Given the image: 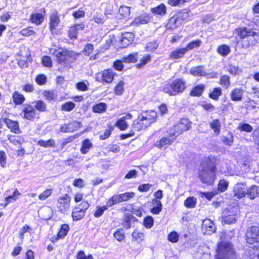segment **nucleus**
<instances>
[{
	"label": "nucleus",
	"instance_id": "obj_1",
	"mask_svg": "<svg viewBox=\"0 0 259 259\" xmlns=\"http://www.w3.org/2000/svg\"><path fill=\"white\" fill-rule=\"evenodd\" d=\"M217 159L214 156H209L201 163L199 171V177L203 183L211 185L215 179V172Z\"/></svg>",
	"mask_w": 259,
	"mask_h": 259
},
{
	"label": "nucleus",
	"instance_id": "obj_2",
	"mask_svg": "<svg viewBox=\"0 0 259 259\" xmlns=\"http://www.w3.org/2000/svg\"><path fill=\"white\" fill-rule=\"evenodd\" d=\"M235 33L242 40V47L248 48L259 42V33L249 28L240 27L235 30Z\"/></svg>",
	"mask_w": 259,
	"mask_h": 259
},
{
	"label": "nucleus",
	"instance_id": "obj_3",
	"mask_svg": "<svg viewBox=\"0 0 259 259\" xmlns=\"http://www.w3.org/2000/svg\"><path fill=\"white\" fill-rule=\"evenodd\" d=\"M236 252L229 242L221 241L218 243L215 259H235Z\"/></svg>",
	"mask_w": 259,
	"mask_h": 259
},
{
	"label": "nucleus",
	"instance_id": "obj_4",
	"mask_svg": "<svg viewBox=\"0 0 259 259\" xmlns=\"http://www.w3.org/2000/svg\"><path fill=\"white\" fill-rule=\"evenodd\" d=\"M186 81L183 78H177L170 84H165L163 88V92L170 96H176L183 93L187 88Z\"/></svg>",
	"mask_w": 259,
	"mask_h": 259
},
{
	"label": "nucleus",
	"instance_id": "obj_5",
	"mask_svg": "<svg viewBox=\"0 0 259 259\" xmlns=\"http://www.w3.org/2000/svg\"><path fill=\"white\" fill-rule=\"evenodd\" d=\"M53 54L57 58L59 63L69 64L74 61L77 56L75 53L62 48L55 50Z\"/></svg>",
	"mask_w": 259,
	"mask_h": 259
},
{
	"label": "nucleus",
	"instance_id": "obj_6",
	"mask_svg": "<svg viewBox=\"0 0 259 259\" xmlns=\"http://www.w3.org/2000/svg\"><path fill=\"white\" fill-rule=\"evenodd\" d=\"M246 240L250 248L259 249V226H252L246 233Z\"/></svg>",
	"mask_w": 259,
	"mask_h": 259
},
{
	"label": "nucleus",
	"instance_id": "obj_7",
	"mask_svg": "<svg viewBox=\"0 0 259 259\" xmlns=\"http://www.w3.org/2000/svg\"><path fill=\"white\" fill-rule=\"evenodd\" d=\"M71 197L68 194L60 196L57 201L56 207L62 213H67L70 207Z\"/></svg>",
	"mask_w": 259,
	"mask_h": 259
},
{
	"label": "nucleus",
	"instance_id": "obj_8",
	"mask_svg": "<svg viewBox=\"0 0 259 259\" xmlns=\"http://www.w3.org/2000/svg\"><path fill=\"white\" fill-rule=\"evenodd\" d=\"M157 115V112L154 110L143 111L140 114L144 121V125L148 126L156 121ZM142 124H143V123Z\"/></svg>",
	"mask_w": 259,
	"mask_h": 259
},
{
	"label": "nucleus",
	"instance_id": "obj_9",
	"mask_svg": "<svg viewBox=\"0 0 259 259\" xmlns=\"http://www.w3.org/2000/svg\"><path fill=\"white\" fill-rule=\"evenodd\" d=\"M237 213V209L232 208L230 210L225 209L224 212V216L222 218L223 221L226 224H231L236 222V215Z\"/></svg>",
	"mask_w": 259,
	"mask_h": 259
},
{
	"label": "nucleus",
	"instance_id": "obj_10",
	"mask_svg": "<svg viewBox=\"0 0 259 259\" xmlns=\"http://www.w3.org/2000/svg\"><path fill=\"white\" fill-rule=\"evenodd\" d=\"M246 185L245 183H238L233 187V195L235 197L241 199L246 195Z\"/></svg>",
	"mask_w": 259,
	"mask_h": 259
},
{
	"label": "nucleus",
	"instance_id": "obj_11",
	"mask_svg": "<svg viewBox=\"0 0 259 259\" xmlns=\"http://www.w3.org/2000/svg\"><path fill=\"white\" fill-rule=\"evenodd\" d=\"M23 112L24 118L27 120H33L36 116V111L33 106L30 104L23 105Z\"/></svg>",
	"mask_w": 259,
	"mask_h": 259
},
{
	"label": "nucleus",
	"instance_id": "obj_12",
	"mask_svg": "<svg viewBox=\"0 0 259 259\" xmlns=\"http://www.w3.org/2000/svg\"><path fill=\"white\" fill-rule=\"evenodd\" d=\"M202 229L203 233L208 235L211 234L216 230L213 221L208 219H206L203 221Z\"/></svg>",
	"mask_w": 259,
	"mask_h": 259
},
{
	"label": "nucleus",
	"instance_id": "obj_13",
	"mask_svg": "<svg viewBox=\"0 0 259 259\" xmlns=\"http://www.w3.org/2000/svg\"><path fill=\"white\" fill-rule=\"evenodd\" d=\"M4 121L11 131L15 134L20 133L19 123L16 121H13L9 118H4Z\"/></svg>",
	"mask_w": 259,
	"mask_h": 259
},
{
	"label": "nucleus",
	"instance_id": "obj_14",
	"mask_svg": "<svg viewBox=\"0 0 259 259\" xmlns=\"http://www.w3.org/2000/svg\"><path fill=\"white\" fill-rule=\"evenodd\" d=\"M84 28V25L82 23L75 24L70 27L68 30L69 37L72 39L76 38L78 32L83 30Z\"/></svg>",
	"mask_w": 259,
	"mask_h": 259
},
{
	"label": "nucleus",
	"instance_id": "obj_15",
	"mask_svg": "<svg viewBox=\"0 0 259 259\" xmlns=\"http://www.w3.org/2000/svg\"><path fill=\"white\" fill-rule=\"evenodd\" d=\"M132 116L131 113H127L125 116L122 117L116 122V126L121 131L125 130L128 127V124L125 120L126 119H131Z\"/></svg>",
	"mask_w": 259,
	"mask_h": 259
},
{
	"label": "nucleus",
	"instance_id": "obj_16",
	"mask_svg": "<svg viewBox=\"0 0 259 259\" xmlns=\"http://www.w3.org/2000/svg\"><path fill=\"white\" fill-rule=\"evenodd\" d=\"M175 140V137H173L171 135L169 138H162L156 146L160 149H165L169 145H170Z\"/></svg>",
	"mask_w": 259,
	"mask_h": 259
},
{
	"label": "nucleus",
	"instance_id": "obj_17",
	"mask_svg": "<svg viewBox=\"0 0 259 259\" xmlns=\"http://www.w3.org/2000/svg\"><path fill=\"white\" fill-rule=\"evenodd\" d=\"M60 23L58 14L56 11L53 12L50 16V28L51 31L55 29Z\"/></svg>",
	"mask_w": 259,
	"mask_h": 259
},
{
	"label": "nucleus",
	"instance_id": "obj_18",
	"mask_svg": "<svg viewBox=\"0 0 259 259\" xmlns=\"http://www.w3.org/2000/svg\"><path fill=\"white\" fill-rule=\"evenodd\" d=\"M244 91L241 88L234 89L230 93V97L233 101H241L242 99Z\"/></svg>",
	"mask_w": 259,
	"mask_h": 259
},
{
	"label": "nucleus",
	"instance_id": "obj_19",
	"mask_svg": "<svg viewBox=\"0 0 259 259\" xmlns=\"http://www.w3.org/2000/svg\"><path fill=\"white\" fill-rule=\"evenodd\" d=\"M144 120L143 119H142L141 116L140 115L138 116V119L134 120L133 121V123L132 125V129L133 131H139L140 130H142L143 129H144L147 127H148V125H145V124H143L144 123Z\"/></svg>",
	"mask_w": 259,
	"mask_h": 259
},
{
	"label": "nucleus",
	"instance_id": "obj_20",
	"mask_svg": "<svg viewBox=\"0 0 259 259\" xmlns=\"http://www.w3.org/2000/svg\"><path fill=\"white\" fill-rule=\"evenodd\" d=\"M246 195L250 199H254L259 195V187L252 185L247 189Z\"/></svg>",
	"mask_w": 259,
	"mask_h": 259
},
{
	"label": "nucleus",
	"instance_id": "obj_21",
	"mask_svg": "<svg viewBox=\"0 0 259 259\" xmlns=\"http://www.w3.org/2000/svg\"><path fill=\"white\" fill-rule=\"evenodd\" d=\"M209 125L215 135L218 136L220 134L221 123L219 119H213L209 122Z\"/></svg>",
	"mask_w": 259,
	"mask_h": 259
},
{
	"label": "nucleus",
	"instance_id": "obj_22",
	"mask_svg": "<svg viewBox=\"0 0 259 259\" xmlns=\"http://www.w3.org/2000/svg\"><path fill=\"white\" fill-rule=\"evenodd\" d=\"M187 52V49L184 48L178 49L170 53L169 58L171 59H178L182 58Z\"/></svg>",
	"mask_w": 259,
	"mask_h": 259
},
{
	"label": "nucleus",
	"instance_id": "obj_23",
	"mask_svg": "<svg viewBox=\"0 0 259 259\" xmlns=\"http://www.w3.org/2000/svg\"><path fill=\"white\" fill-rule=\"evenodd\" d=\"M190 73L195 76H204V75H206V72L203 66L192 67L190 70Z\"/></svg>",
	"mask_w": 259,
	"mask_h": 259
},
{
	"label": "nucleus",
	"instance_id": "obj_24",
	"mask_svg": "<svg viewBox=\"0 0 259 259\" xmlns=\"http://www.w3.org/2000/svg\"><path fill=\"white\" fill-rule=\"evenodd\" d=\"M71 215L74 221H79L84 217L85 212L80 209V207L76 206L73 209Z\"/></svg>",
	"mask_w": 259,
	"mask_h": 259
},
{
	"label": "nucleus",
	"instance_id": "obj_25",
	"mask_svg": "<svg viewBox=\"0 0 259 259\" xmlns=\"http://www.w3.org/2000/svg\"><path fill=\"white\" fill-rule=\"evenodd\" d=\"M150 16L149 14L145 13L141 16L136 17L133 23L137 24H144L148 23L150 20Z\"/></svg>",
	"mask_w": 259,
	"mask_h": 259
},
{
	"label": "nucleus",
	"instance_id": "obj_26",
	"mask_svg": "<svg viewBox=\"0 0 259 259\" xmlns=\"http://www.w3.org/2000/svg\"><path fill=\"white\" fill-rule=\"evenodd\" d=\"M152 205L153 208L151 209V212L155 214H158L162 210V204L159 200L153 199L152 200Z\"/></svg>",
	"mask_w": 259,
	"mask_h": 259
},
{
	"label": "nucleus",
	"instance_id": "obj_27",
	"mask_svg": "<svg viewBox=\"0 0 259 259\" xmlns=\"http://www.w3.org/2000/svg\"><path fill=\"white\" fill-rule=\"evenodd\" d=\"M151 12L154 15L163 16L166 13V8L165 5L161 3L159 6L151 8Z\"/></svg>",
	"mask_w": 259,
	"mask_h": 259
},
{
	"label": "nucleus",
	"instance_id": "obj_28",
	"mask_svg": "<svg viewBox=\"0 0 259 259\" xmlns=\"http://www.w3.org/2000/svg\"><path fill=\"white\" fill-rule=\"evenodd\" d=\"M114 75V73L111 70H105L102 73V80L106 83H111L113 80Z\"/></svg>",
	"mask_w": 259,
	"mask_h": 259
},
{
	"label": "nucleus",
	"instance_id": "obj_29",
	"mask_svg": "<svg viewBox=\"0 0 259 259\" xmlns=\"http://www.w3.org/2000/svg\"><path fill=\"white\" fill-rule=\"evenodd\" d=\"M134 36L132 32H124L122 35L121 42L123 45L128 46L134 40Z\"/></svg>",
	"mask_w": 259,
	"mask_h": 259
},
{
	"label": "nucleus",
	"instance_id": "obj_30",
	"mask_svg": "<svg viewBox=\"0 0 259 259\" xmlns=\"http://www.w3.org/2000/svg\"><path fill=\"white\" fill-rule=\"evenodd\" d=\"M182 23L181 20L177 16L171 17L168 21L167 26L170 29H174L180 25Z\"/></svg>",
	"mask_w": 259,
	"mask_h": 259
},
{
	"label": "nucleus",
	"instance_id": "obj_31",
	"mask_svg": "<svg viewBox=\"0 0 259 259\" xmlns=\"http://www.w3.org/2000/svg\"><path fill=\"white\" fill-rule=\"evenodd\" d=\"M205 89V85L203 84H199L193 88L190 93L192 96H200L202 95Z\"/></svg>",
	"mask_w": 259,
	"mask_h": 259
},
{
	"label": "nucleus",
	"instance_id": "obj_32",
	"mask_svg": "<svg viewBox=\"0 0 259 259\" xmlns=\"http://www.w3.org/2000/svg\"><path fill=\"white\" fill-rule=\"evenodd\" d=\"M121 202H122V201L120 194L113 195L110 198H109L108 200L107 204L108 206H109V207H111L116 204Z\"/></svg>",
	"mask_w": 259,
	"mask_h": 259
},
{
	"label": "nucleus",
	"instance_id": "obj_33",
	"mask_svg": "<svg viewBox=\"0 0 259 259\" xmlns=\"http://www.w3.org/2000/svg\"><path fill=\"white\" fill-rule=\"evenodd\" d=\"M183 132L188 131L191 127V122L187 118H182L178 123Z\"/></svg>",
	"mask_w": 259,
	"mask_h": 259
},
{
	"label": "nucleus",
	"instance_id": "obj_34",
	"mask_svg": "<svg viewBox=\"0 0 259 259\" xmlns=\"http://www.w3.org/2000/svg\"><path fill=\"white\" fill-rule=\"evenodd\" d=\"M197 203V199L195 197H189L184 201V206L188 208H193Z\"/></svg>",
	"mask_w": 259,
	"mask_h": 259
},
{
	"label": "nucleus",
	"instance_id": "obj_35",
	"mask_svg": "<svg viewBox=\"0 0 259 259\" xmlns=\"http://www.w3.org/2000/svg\"><path fill=\"white\" fill-rule=\"evenodd\" d=\"M13 98L14 103L18 105L22 104L25 99L24 96L17 91L13 93Z\"/></svg>",
	"mask_w": 259,
	"mask_h": 259
},
{
	"label": "nucleus",
	"instance_id": "obj_36",
	"mask_svg": "<svg viewBox=\"0 0 259 259\" xmlns=\"http://www.w3.org/2000/svg\"><path fill=\"white\" fill-rule=\"evenodd\" d=\"M107 107L106 103L101 102L93 106V111L95 113H102L106 110Z\"/></svg>",
	"mask_w": 259,
	"mask_h": 259
},
{
	"label": "nucleus",
	"instance_id": "obj_37",
	"mask_svg": "<svg viewBox=\"0 0 259 259\" xmlns=\"http://www.w3.org/2000/svg\"><path fill=\"white\" fill-rule=\"evenodd\" d=\"M218 53L223 56L228 55L231 52L230 48L227 45H222L217 49Z\"/></svg>",
	"mask_w": 259,
	"mask_h": 259
},
{
	"label": "nucleus",
	"instance_id": "obj_38",
	"mask_svg": "<svg viewBox=\"0 0 259 259\" xmlns=\"http://www.w3.org/2000/svg\"><path fill=\"white\" fill-rule=\"evenodd\" d=\"M132 237L133 241L140 243L144 240V235L142 232L136 230L133 232Z\"/></svg>",
	"mask_w": 259,
	"mask_h": 259
},
{
	"label": "nucleus",
	"instance_id": "obj_39",
	"mask_svg": "<svg viewBox=\"0 0 259 259\" xmlns=\"http://www.w3.org/2000/svg\"><path fill=\"white\" fill-rule=\"evenodd\" d=\"M44 19V16L39 13H34L31 15L30 20L32 23L37 25L42 23Z\"/></svg>",
	"mask_w": 259,
	"mask_h": 259
},
{
	"label": "nucleus",
	"instance_id": "obj_40",
	"mask_svg": "<svg viewBox=\"0 0 259 259\" xmlns=\"http://www.w3.org/2000/svg\"><path fill=\"white\" fill-rule=\"evenodd\" d=\"M35 109L39 112H45L47 110V105L42 100H36L34 102Z\"/></svg>",
	"mask_w": 259,
	"mask_h": 259
},
{
	"label": "nucleus",
	"instance_id": "obj_41",
	"mask_svg": "<svg viewBox=\"0 0 259 259\" xmlns=\"http://www.w3.org/2000/svg\"><path fill=\"white\" fill-rule=\"evenodd\" d=\"M137 59L138 54L136 53L131 54L129 55L123 57L122 61L125 63H135L137 61Z\"/></svg>",
	"mask_w": 259,
	"mask_h": 259
},
{
	"label": "nucleus",
	"instance_id": "obj_42",
	"mask_svg": "<svg viewBox=\"0 0 259 259\" xmlns=\"http://www.w3.org/2000/svg\"><path fill=\"white\" fill-rule=\"evenodd\" d=\"M221 140L225 145L228 146L232 145L234 142L233 134L229 133L227 136H223L221 138Z\"/></svg>",
	"mask_w": 259,
	"mask_h": 259
},
{
	"label": "nucleus",
	"instance_id": "obj_43",
	"mask_svg": "<svg viewBox=\"0 0 259 259\" xmlns=\"http://www.w3.org/2000/svg\"><path fill=\"white\" fill-rule=\"evenodd\" d=\"M92 147V144L91 143L89 140L85 139L82 142L80 151L82 154H86Z\"/></svg>",
	"mask_w": 259,
	"mask_h": 259
},
{
	"label": "nucleus",
	"instance_id": "obj_44",
	"mask_svg": "<svg viewBox=\"0 0 259 259\" xmlns=\"http://www.w3.org/2000/svg\"><path fill=\"white\" fill-rule=\"evenodd\" d=\"M69 228V227L68 225H63L57 234V238L56 239L58 240V239L64 238L67 235Z\"/></svg>",
	"mask_w": 259,
	"mask_h": 259
},
{
	"label": "nucleus",
	"instance_id": "obj_45",
	"mask_svg": "<svg viewBox=\"0 0 259 259\" xmlns=\"http://www.w3.org/2000/svg\"><path fill=\"white\" fill-rule=\"evenodd\" d=\"M38 144L44 147H55V142L53 139L47 141L40 140L38 141Z\"/></svg>",
	"mask_w": 259,
	"mask_h": 259
},
{
	"label": "nucleus",
	"instance_id": "obj_46",
	"mask_svg": "<svg viewBox=\"0 0 259 259\" xmlns=\"http://www.w3.org/2000/svg\"><path fill=\"white\" fill-rule=\"evenodd\" d=\"M220 83L224 88H225L226 89L228 88V87L230 85L229 76L227 75H223L221 76L220 79Z\"/></svg>",
	"mask_w": 259,
	"mask_h": 259
},
{
	"label": "nucleus",
	"instance_id": "obj_47",
	"mask_svg": "<svg viewBox=\"0 0 259 259\" xmlns=\"http://www.w3.org/2000/svg\"><path fill=\"white\" fill-rule=\"evenodd\" d=\"M222 94V89L221 88H214L212 91L209 94V96L211 99L217 100L219 99L220 96Z\"/></svg>",
	"mask_w": 259,
	"mask_h": 259
},
{
	"label": "nucleus",
	"instance_id": "obj_48",
	"mask_svg": "<svg viewBox=\"0 0 259 259\" xmlns=\"http://www.w3.org/2000/svg\"><path fill=\"white\" fill-rule=\"evenodd\" d=\"M75 107V104L72 102H67L61 106V109L63 111L70 112L72 111Z\"/></svg>",
	"mask_w": 259,
	"mask_h": 259
},
{
	"label": "nucleus",
	"instance_id": "obj_49",
	"mask_svg": "<svg viewBox=\"0 0 259 259\" xmlns=\"http://www.w3.org/2000/svg\"><path fill=\"white\" fill-rule=\"evenodd\" d=\"M109 206H108L107 204L106 205H103L102 207L98 206L97 207V209L95 212L94 215L96 218L100 217L104 213V212L108 209Z\"/></svg>",
	"mask_w": 259,
	"mask_h": 259
},
{
	"label": "nucleus",
	"instance_id": "obj_50",
	"mask_svg": "<svg viewBox=\"0 0 259 259\" xmlns=\"http://www.w3.org/2000/svg\"><path fill=\"white\" fill-rule=\"evenodd\" d=\"M105 19L106 18L99 13H96L93 16V20L98 24L104 23Z\"/></svg>",
	"mask_w": 259,
	"mask_h": 259
},
{
	"label": "nucleus",
	"instance_id": "obj_51",
	"mask_svg": "<svg viewBox=\"0 0 259 259\" xmlns=\"http://www.w3.org/2000/svg\"><path fill=\"white\" fill-rule=\"evenodd\" d=\"M124 82L123 81H120L115 88V93L118 95H121L122 94L124 90Z\"/></svg>",
	"mask_w": 259,
	"mask_h": 259
},
{
	"label": "nucleus",
	"instance_id": "obj_52",
	"mask_svg": "<svg viewBox=\"0 0 259 259\" xmlns=\"http://www.w3.org/2000/svg\"><path fill=\"white\" fill-rule=\"evenodd\" d=\"M201 44V41L200 40H196L194 41H192L191 42L189 43L187 47L185 48L187 49V51L188 52L190 50H192L195 48L199 47Z\"/></svg>",
	"mask_w": 259,
	"mask_h": 259
},
{
	"label": "nucleus",
	"instance_id": "obj_53",
	"mask_svg": "<svg viewBox=\"0 0 259 259\" xmlns=\"http://www.w3.org/2000/svg\"><path fill=\"white\" fill-rule=\"evenodd\" d=\"M180 126L179 125V124L177 123L176 125H175L172 129V131L171 132L170 135L173 137H175V139L176 138L183 133L184 132L181 130L180 127Z\"/></svg>",
	"mask_w": 259,
	"mask_h": 259
},
{
	"label": "nucleus",
	"instance_id": "obj_54",
	"mask_svg": "<svg viewBox=\"0 0 259 259\" xmlns=\"http://www.w3.org/2000/svg\"><path fill=\"white\" fill-rule=\"evenodd\" d=\"M233 236V233L231 231H229L227 232H222L220 235V239L222 240V241H224L225 240H230Z\"/></svg>",
	"mask_w": 259,
	"mask_h": 259
},
{
	"label": "nucleus",
	"instance_id": "obj_55",
	"mask_svg": "<svg viewBox=\"0 0 259 259\" xmlns=\"http://www.w3.org/2000/svg\"><path fill=\"white\" fill-rule=\"evenodd\" d=\"M20 33L23 36H29L35 34V31L32 27H27L21 30Z\"/></svg>",
	"mask_w": 259,
	"mask_h": 259
},
{
	"label": "nucleus",
	"instance_id": "obj_56",
	"mask_svg": "<svg viewBox=\"0 0 259 259\" xmlns=\"http://www.w3.org/2000/svg\"><path fill=\"white\" fill-rule=\"evenodd\" d=\"M121 200L122 202L127 201L130 199L134 198L135 196L134 192H125L123 194H120Z\"/></svg>",
	"mask_w": 259,
	"mask_h": 259
},
{
	"label": "nucleus",
	"instance_id": "obj_57",
	"mask_svg": "<svg viewBox=\"0 0 259 259\" xmlns=\"http://www.w3.org/2000/svg\"><path fill=\"white\" fill-rule=\"evenodd\" d=\"M68 124L70 132H73V131L77 130L81 126V124L80 122L76 121H72L69 123Z\"/></svg>",
	"mask_w": 259,
	"mask_h": 259
},
{
	"label": "nucleus",
	"instance_id": "obj_58",
	"mask_svg": "<svg viewBox=\"0 0 259 259\" xmlns=\"http://www.w3.org/2000/svg\"><path fill=\"white\" fill-rule=\"evenodd\" d=\"M238 129L241 131L251 132L253 128L248 123H240L238 126Z\"/></svg>",
	"mask_w": 259,
	"mask_h": 259
},
{
	"label": "nucleus",
	"instance_id": "obj_59",
	"mask_svg": "<svg viewBox=\"0 0 259 259\" xmlns=\"http://www.w3.org/2000/svg\"><path fill=\"white\" fill-rule=\"evenodd\" d=\"M52 193V189H48L46 190L41 193L39 196L38 198L41 200H44L51 195Z\"/></svg>",
	"mask_w": 259,
	"mask_h": 259
},
{
	"label": "nucleus",
	"instance_id": "obj_60",
	"mask_svg": "<svg viewBox=\"0 0 259 259\" xmlns=\"http://www.w3.org/2000/svg\"><path fill=\"white\" fill-rule=\"evenodd\" d=\"M94 49V47L93 45L92 44H88L85 46L82 52L83 54L86 56H89L92 53Z\"/></svg>",
	"mask_w": 259,
	"mask_h": 259
},
{
	"label": "nucleus",
	"instance_id": "obj_61",
	"mask_svg": "<svg viewBox=\"0 0 259 259\" xmlns=\"http://www.w3.org/2000/svg\"><path fill=\"white\" fill-rule=\"evenodd\" d=\"M151 60V56L150 55H147L144 56L140 61V63L137 64V67L138 68H142L143 66L146 65L147 63L149 62Z\"/></svg>",
	"mask_w": 259,
	"mask_h": 259
},
{
	"label": "nucleus",
	"instance_id": "obj_62",
	"mask_svg": "<svg viewBox=\"0 0 259 259\" xmlns=\"http://www.w3.org/2000/svg\"><path fill=\"white\" fill-rule=\"evenodd\" d=\"M228 187V182L224 180L219 181L218 184V190L221 192L225 191Z\"/></svg>",
	"mask_w": 259,
	"mask_h": 259
},
{
	"label": "nucleus",
	"instance_id": "obj_63",
	"mask_svg": "<svg viewBox=\"0 0 259 259\" xmlns=\"http://www.w3.org/2000/svg\"><path fill=\"white\" fill-rule=\"evenodd\" d=\"M44 96L46 98L49 100H52L56 98L57 95L55 94L54 91H46L44 93Z\"/></svg>",
	"mask_w": 259,
	"mask_h": 259
},
{
	"label": "nucleus",
	"instance_id": "obj_64",
	"mask_svg": "<svg viewBox=\"0 0 259 259\" xmlns=\"http://www.w3.org/2000/svg\"><path fill=\"white\" fill-rule=\"evenodd\" d=\"M244 259H259V254H255L252 252H246Z\"/></svg>",
	"mask_w": 259,
	"mask_h": 259
}]
</instances>
